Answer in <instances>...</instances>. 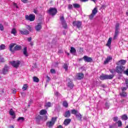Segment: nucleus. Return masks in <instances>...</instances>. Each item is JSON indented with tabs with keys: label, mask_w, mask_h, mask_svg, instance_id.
<instances>
[{
	"label": "nucleus",
	"mask_w": 128,
	"mask_h": 128,
	"mask_svg": "<svg viewBox=\"0 0 128 128\" xmlns=\"http://www.w3.org/2000/svg\"><path fill=\"white\" fill-rule=\"evenodd\" d=\"M10 116H12L13 119L16 118V114H14V112L12 109H10Z\"/></svg>",
	"instance_id": "18"
},
{
	"label": "nucleus",
	"mask_w": 128,
	"mask_h": 128,
	"mask_svg": "<svg viewBox=\"0 0 128 128\" xmlns=\"http://www.w3.org/2000/svg\"><path fill=\"white\" fill-rule=\"evenodd\" d=\"M50 72L51 74H56V70L54 69H51Z\"/></svg>",
	"instance_id": "48"
},
{
	"label": "nucleus",
	"mask_w": 128,
	"mask_h": 128,
	"mask_svg": "<svg viewBox=\"0 0 128 128\" xmlns=\"http://www.w3.org/2000/svg\"><path fill=\"white\" fill-rule=\"evenodd\" d=\"M70 52H71V54H76V48H74L71 47L70 50Z\"/></svg>",
	"instance_id": "28"
},
{
	"label": "nucleus",
	"mask_w": 128,
	"mask_h": 128,
	"mask_svg": "<svg viewBox=\"0 0 128 128\" xmlns=\"http://www.w3.org/2000/svg\"><path fill=\"white\" fill-rule=\"evenodd\" d=\"M84 76L82 73H78L76 76L77 80H82V78H84Z\"/></svg>",
	"instance_id": "16"
},
{
	"label": "nucleus",
	"mask_w": 128,
	"mask_h": 128,
	"mask_svg": "<svg viewBox=\"0 0 128 128\" xmlns=\"http://www.w3.org/2000/svg\"><path fill=\"white\" fill-rule=\"evenodd\" d=\"M4 30V25H2V24H0V30H1V32H3Z\"/></svg>",
	"instance_id": "43"
},
{
	"label": "nucleus",
	"mask_w": 128,
	"mask_h": 128,
	"mask_svg": "<svg viewBox=\"0 0 128 128\" xmlns=\"http://www.w3.org/2000/svg\"><path fill=\"white\" fill-rule=\"evenodd\" d=\"M81 0V2H88V0Z\"/></svg>",
	"instance_id": "61"
},
{
	"label": "nucleus",
	"mask_w": 128,
	"mask_h": 128,
	"mask_svg": "<svg viewBox=\"0 0 128 128\" xmlns=\"http://www.w3.org/2000/svg\"><path fill=\"white\" fill-rule=\"evenodd\" d=\"M118 34H120V24L117 23L115 26V32L113 40L116 39V38H118Z\"/></svg>",
	"instance_id": "1"
},
{
	"label": "nucleus",
	"mask_w": 128,
	"mask_h": 128,
	"mask_svg": "<svg viewBox=\"0 0 128 128\" xmlns=\"http://www.w3.org/2000/svg\"><path fill=\"white\" fill-rule=\"evenodd\" d=\"M9 68L8 66H6L3 70L1 71V74H8V72Z\"/></svg>",
	"instance_id": "10"
},
{
	"label": "nucleus",
	"mask_w": 128,
	"mask_h": 128,
	"mask_svg": "<svg viewBox=\"0 0 128 128\" xmlns=\"http://www.w3.org/2000/svg\"><path fill=\"white\" fill-rule=\"evenodd\" d=\"M114 74H110V75L106 74V80H112V78H114Z\"/></svg>",
	"instance_id": "25"
},
{
	"label": "nucleus",
	"mask_w": 128,
	"mask_h": 128,
	"mask_svg": "<svg viewBox=\"0 0 128 128\" xmlns=\"http://www.w3.org/2000/svg\"><path fill=\"white\" fill-rule=\"evenodd\" d=\"M121 118L123 120H128V116L126 114L122 115Z\"/></svg>",
	"instance_id": "30"
},
{
	"label": "nucleus",
	"mask_w": 128,
	"mask_h": 128,
	"mask_svg": "<svg viewBox=\"0 0 128 128\" xmlns=\"http://www.w3.org/2000/svg\"><path fill=\"white\" fill-rule=\"evenodd\" d=\"M54 94H56V96H58V92H55Z\"/></svg>",
	"instance_id": "59"
},
{
	"label": "nucleus",
	"mask_w": 128,
	"mask_h": 128,
	"mask_svg": "<svg viewBox=\"0 0 128 128\" xmlns=\"http://www.w3.org/2000/svg\"><path fill=\"white\" fill-rule=\"evenodd\" d=\"M83 58L84 62H90L92 60V59L90 57H88V56H84Z\"/></svg>",
	"instance_id": "14"
},
{
	"label": "nucleus",
	"mask_w": 128,
	"mask_h": 128,
	"mask_svg": "<svg viewBox=\"0 0 128 128\" xmlns=\"http://www.w3.org/2000/svg\"><path fill=\"white\" fill-rule=\"evenodd\" d=\"M14 50H22V46L20 45H16L14 48Z\"/></svg>",
	"instance_id": "26"
},
{
	"label": "nucleus",
	"mask_w": 128,
	"mask_h": 128,
	"mask_svg": "<svg viewBox=\"0 0 128 128\" xmlns=\"http://www.w3.org/2000/svg\"><path fill=\"white\" fill-rule=\"evenodd\" d=\"M19 32L21 34H30V32H28V30L26 29H22V30H20Z\"/></svg>",
	"instance_id": "13"
},
{
	"label": "nucleus",
	"mask_w": 128,
	"mask_h": 128,
	"mask_svg": "<svg viewBox=\"0 0 128 128\" xmlns=\"http://www.w3.org/2000/svg\"><path fill=\"white\" fill-rule=\"evenodd\" d=\"M6 48V46L4 44H2L0 46V50H4Z\"/></svg>",
	"instance_id": "40"
},
{
	"label": "nucleus",
	"mask_w": 128,
	"mask_h": 128,
	"mask_svg": "<svg viewBox=\"0 0 128 128\" xmlns=\"http://www.w3.org/2000/svg\"><path fill=\"white\" fill-rule=\"evenodd\" d=\"M28 30H30V32H32V26H28L27 27Z\"/></svg>",
	"instance_id": "46"
},
{
	"label": "nucleus",
	"mask_w": 128,
	"mask_h": 128,
	"mask_svg": "<svg viewBox=\"0 0 128 128\" xmlns=\"http://www.w3.org/2000/svg\"><path fill=\"white\" fill-rule=\"evenodd\" d=\"M122 92H124V90H126V87H122Z\"/></svg>",
	"instance_id": "55"
},
{
	"label": "nucleus",
	"mask_w": 128,
	"mask_h": 128,
	"mask_svg": "<svg viewBox=\"0 0 128 128\" xmlns=\"http://www.w3.org/2000/svg\"><path fill=\"white\" fill-rule=\"evenodd\" d=\"M42 22L38 23L35 26V30L37 32H40L42 30Z\"/></svg>",
	"instance_id": "11"
},
{
	"label": "nucleus",
	"mask_w": 128,
	"mask_h": 128,
	"mask_svg": "<svg viewBox=\"0 0 128 128\" xmlns=\"http://www.w3.org/2000/svg\"><path fill=\"white\" fill-rule=\"evenodd\" d=\"M73 6L74 8H78L80 6L78 4H73Z\"/></svg>",
	"instance_id": "38"
},
{
	"label": "nucleus",
	"mask_w": 128,
	"mask_h": 128,
	"mask_svg": "<svg viewBox=\"0 0 128 128\" xmlns=\"http://www.w3.org/2000/svg\"><path fill=\"white\" fill-rule=\"evenodd\" d=\"M10 64L14 68H18L20 66V62L17 60V61H12L10 62Z\"/></svg>",
	"instance_id": "5"
},
{
	"label": "nucleus",
	"mask_w": 128,
	"mask_h": 128,
	"mask_svg": "<svg viewBox=\"0 0 128 128\" xmlns=\"http://www.w3.org/2000/svg\"><path fill=\"white\" fill-rule=\"evenodd\" d=\"M64 116L65 118H70V110L66 111Z\"/></svg>",
	"instance_id": "21"
},
{
	"label": "nucleus",
	"mask_w": 128,
	"mask_h": 128,
	"mask_svg": "<svg viewBox=\"0 0 128 128\" xmlns=\"http://www.w3.org/2000/svg\"><path fill=\"white\" fill-rule=\"evenodd\" d=\"M124 70V66H122L116 67V72H118V74H122Z\"/></svg>",
	"instance_id": "7"
},
{
	"label": "nucleus",
	"mask_w": 128,
	"mask_h": 128,
	"mask_svg": "<svg viewBox=\"0 0 128 128\" xmlns=\"http://www.w3.org/2000/svg\"><path fill=\"white\" fill-rule=\"evenodd\" d=\"M68 10H72V5L69 4L68 6Z\"/></svg>",
	"instance_id": "49"
},
{
	"label": "nucleus",
	"mask_w": 128,
	"mask_h": 128,
	"mask_svg": "<svg viewBox=\"0 0 128 128\" xmlns=\"http://www.w3.org/2000/svg\"><path fill=\"white\" fill-rule=\"evenodd\" d=\"M46 114V110H42L40 111V114H41V116H44V114Z\"/></svg>",
	"instance_id": "31"
},
{
	"label": "nucleus",
	"mask_w": 128,
	"mask_h": 128,
	"mask_svg": "<svg viewBox=\"0 0 128 128\" xmlns=\"http://www.w3.org/2000/svg\"><path fill=\"white\" fill-rule=\"evenodd\" d=\"M112 60V58L110 56H108L107 58L104 62V64H108L110 60Z\"/></svg>",
	"instance_id": "15"
},
{
	"label": "nucleus",
	"mask_w": 128,
	"mask_h": 128,
	"mask_svg": "<svg viewBox=\"0 0 128 128\" xmlns=\"http://www.w3.org/2000/svg\"><path fill=\"white\" fill-rule=\"evenodd\" d=\"M23 54L24 56H28V48L26 47H25L23 50Z\"/></svg>",
	"instance_id": "23"
},
{
	"label": "nucleus",
	"mask_w": 128,
	"mask_h": 128,
	"mask_svg": "<svg viewBox=\"0 0 128 128\" xmlns=\"http://www.w3.org/2000/svg\"><path fill=\"white\" fill-rule=\"evenodd\" d=\"M124 74H126V76H128V69H127L126 71H124Z\"/></svg>",
	"instance_id": "51"
},
{
	"label": "nucleus",
	"mask_w": 128,
	"mask_h": 128,
	"mask_svg": "<svg viewBox=\"0 0 128 128\" xmlns=\"http://www.w3.org/2000/svg\"><path fill=\"white\" fill-rule=\"evenodd\" d=\"M45 106L46 108H50V106H52V103L50 102H48L45 104Z\"/></svg>",
	"instance_id": "36"
},
{
	"label": "nucleus",
	"mask_w": 128,
	"mask_h": 128,
	"mask_svg": "<svg viewBox=\"0 0 128 128\" xmlns=\"http://www.w3.org/2000/svg\"><path fill=\"white\" fill-rule=\"evenodd\" d=\"M9 128H14V126H11L9 127Z\"/></svg>",
	"instance_id": "64"
},
{
	"label": "nucleus",
	"mask_w": 128,
	"mask_h": 128,
	"mask_svg": "<svg viewBox=\"0 0 128 128\" xmlns=\"http://www.w3.org/2000/svg\"><path fill=\"white\" fill-rule=\"evenodd\" d=\"M12 92V94H16V90H13Z\"/></svg>",
	"instance_id": "60"
},
{
	"label": "nucleus",
	"mask_w": 128,
	"mask_h": 128,
	"mask_svg": "<svg viewBox=\"0 0 128 128\" xmlns=\"http://www.w3.org/2000/svg\"><path fill=\"white\" fill-rule=\"evenodd\" d=\"M104 108L106 110H108V108H110V103H108V102H106L105 104Z\"/></svg>",
	"instance_id": "35"
},
{
	"label": "nucleus",
	"mask_w": 128,
	"mask_h": 128,
	"mask_svg": "<svg viewBox=\"0 0 128 128\" xmlns=\"http://www.w3.org/2000/svg\"><path fill=\"white\" fill-rule=\"evenodd\" d=\"M98 13V8L96 7L92 10V14L90 16L89 18L90 20H92L94 18V16L95 14H96Z\"/></svg>",
	"instance_id": "6"
},
{
	"label": "nucleus",
	"mask_w": 128,
	"mask_h": 128,
	"mask_svg": "<svg viewBox=\"0 0 128 128\" xmlns=\"http://www.w3.org/2000/svg\"><path fill=\"white\" fill-rule=\"evenodd\" d=\"M100 78L101 80H106V74H102L100 76Z\"/></svg>",
	"instance_id": "22"
},
{
	"label": "nucleus",
	"mask_w": 128,
	"mask_h": 128,
	"mask_svg": "<svg viewBox=\"0 0 128 128\" xmlns=\"http://www.w3.org/2000/svg\"><path fill=\"white\" fill-rule=\"evenodd\" d=\"M56 121V118H52L51 121L48 122L46 124L48 126V128H52V126L54 124V122Z\"/></svg>",
	"instance_id": "3"
},
{
	"label": "nucleus",
	"mask_w": 128,
	"mask_h": 128,
	"mask_svg": "<svg viewBox=\"0 0 128 128\" xmlns=\"http://www.w3.org/2000/svg\"><path fill=\"white\" fill-rule=\"evenodd\" d=\"M24 120V117H19L18 119V121L20 122H22Z\"/></svg>",
	"instance_id": "32"
},
{
	"label": "nucleus",
	"mask_w": 128,
	"mask_h": 128,
	"mask_svg": "<svg viewBox=\"0 0 128 128\" xmlns=\"http://www.w3.org/2000/svg\"><path fill=\"white\" fill-rule=\"evenodd\" d=\"M27 20H30V22H34L36 20V16L34 14H30L28 15H26L25 16Z\"/></svg>",
	"instance_id": "2"
},
{
	"label": "nucleus",
	"mask_w": 128,
	"mask_h": 128,
	"mask_svg": "<svg viewBox=\"0 0 128 128\" xmlns=\"http://www.w3.org/2000/svg\"><path fill=\"white\" fill-rule=\"evenodd\" d=\"M0 62H4V59L2 58H0Z\"/></svg>",
	"instance_id": "53"
},
{
	"label": "nucleus",
	"mask_w": 128,
	"mask_h": 128,
	"mask_svg": "<svg viewBox=\"0 0 128 128\" xmlns=\"http://www.w3.org/2000/svg\"><path fill=\"white\" fill-rule=\"evenodd\" d=\"M82 22L80 21H74L73 22V26H76L78 28H82Z\"/></svg>",
	"instance_id": "8"
},
{
	"label": "nucleus",
	"mask_w": 128,
	"mask_h": 128,
	"mask_svg": "<svg viewBox=\"0 0 128 128\" xmlns=\"http://www.w3.org/2000/svg\"><path fill=\"white\" fill-rule=\"evenodd\" d=\"M33 80L35 82H40V80L36 76H34L33 78Z\"/></svg>",
	"instance_id": "34"
},
{
	"label": "nucleus",
	"mask_w": 128,
	"mask_h": 128,
	"mask_svg": "<svg viewBox=\"0 0 128 128\" xmlns=\"http://www.w3.org/2000/svg\"><path fill=\"white\" fill-rule=\"evenodd\" d=\"M76 117L78 118V120H82V114H80L77 112L76 114Z\"/></svg>",
	"instance_id": "27"
},
{
	"label": "nucleus",
	"mask_w": 128,
	"mask_h": 128,
	"mask_svg": "<svg viewBox=\"0 0 128 128\" xmlns=\"http://www.w3.org/2000/svg\"><path fill=\"white\" fill-rule=\"evenodd\" d=\"M30 46H34V43L32 42H30Z\"/></svg>",
	"instance_id": "63"
},
{
	"label": "nucleus",
	"mask_w": 128,
	"mask_h": 128,
	"mask_svg": "<svg viewBox=\"0 0 128 128\" xmlns=\"http://www.w3.org/2000/svg\"><path fill=\"white\" fill-rule=\"evenodd\" d=\"M34 14H38V8L34 9Z\"/></svg>",
	"instance_id": "47"
},
{
	"label": "nucleus",
	"mask_w": 128,
	"mask_h": 128,
	"mask_svg": "<svg viewBox=\"0 0 128 128\" xmlns=\"http://www.w3.org/2000/svg\"><path fill=\"white\" fill-rule=\"evenodd\" d=\"M22 2H24V4H26L28 2V0H21Z\"/></svg>",
	"instance_id": "54"
},
{
	"label": "nucleus",
	"mask_w": 128,
	"mask_h": 128,
	"mask_svg": "<svg viewBox=\"0 0 128 128\" xmlns=\"http://www.w3.org/2000/svg\"><path fill=\"white\" fill-rule=\"evenodd\" d=\"M67 82H68V86L70 88H74V84H72V81L68 82V80H67Z\"/></svg>",
	"instance_id": "19"
},
{
	"label": "nucleus",
	"mask_w": 128,
	"mask_h": 128,
	"mask_svg": "<svg viewBox=\"0 0 128 128\" xmlns=\"http://www.w3.org/2000/svg\"><path fill=\"white\" fill-rule=\"evenodd\" d=\"M126 60H119L117 63L116 64L118 66H124V64H126Z\"/></svg>",
	"instance_id": "12"
},
{
	"label": "nucleus",
	"mask_w": 128,
	"mask_h": 128,
	"mask_svg": "<svg viewBox=\"0 0 128 128\" xmlns=\"http://www.w3.org/2000/svg\"><path fill=\"white\" fill-rule=\"evenodd\" d=\"M48 120V116L44 117V120H43L45 121V120Z\"/></svg>",
	"instance_id": "62"
},
{
	"label": "nucleus",
	"mask_w": 128,
	"mask_h": 128,
	"mask_svg": "<svg viewBox=\"0 0 128 128\" xmlns=\"http://www.w3.org/2000/svg\"><path fill=\"white\" fill-rule=\"evenodd\" d=\"M16 44H14V43H12L10 46V52H14V50H12V48H14V46H16Z\"/></svg>",
	"instance_id": "24"
},
{
	"label": "nucleus",
	"mask_w": 128,
	"mask_h": 128,
	"mask_svg": "<svg viewBox=\"0 0 128 128\" xmlns=\"http://www.w3.org/2000/svg\"><path fill=\"white\" fill-rule=\"evenodd\" d=\"M125 82L127 88H128V79L125 80Z\"/></svg>",
	"instance_id": "50"
},
{
	"label": "nucleus",
	"mask_w": 128,
	"mask_h": 128,
	"mask_svg": "<svg viewBox=\"0 0 128 128\" xmlns=\"http://www.w3.org/2000/svg\"><path fill=\"white\" fill-rule=\"evenodd\" d=\"M112 38H110L108 40L107 44L106 46L108 48H110V46H112Z\"/></svg>",
	"instance_id": "17"
},
{
	"label": "nucleus",
	"mask_w": 128,
	"mask_h": 128,
	"mask_svg": "<svg viewBox=\"0 0 128 128\" xmlns=\"http://www.w3.org/2000/svg\"><path fill=\"white\" fill-rule=\"evenodd\" d=\"M60 20L62 22L63 28H68V26L66 25V22L64 21V16H62L60 18Z\"/></svg>",
	"instance_id": "9"
},
{
	"label": "nucleus",
	"mask_w": 128,
	"mask_h": 128,
	"mask_svg": "<svg viewBox=\"0 0 128 128\" xmlns=\"http://www.w3.org/2000/svg\"><path fill=\"white\" fill-rule=\"evenodd\" d=\"M72 120L70 119H66L64 120V126H68V124H70V122Z\"/></svg>",
	"instance_id": "20"
},
{
	"label": "nucleus",
	"mask_w": 128,
	"mask_h": 128,
	"mask_svg": "<svg viewBox=\"0 0 128 128\" xmlns=\"http://www.w3.org/2000/svg\"><path fill=\"white\" fill-rule=\"evenodd\" d=\"M63 106H64V108H68V104L66 101H64L63 102Z\"/></svg>",
	"instance_id": "37"
},
{
	"label": "nucleus",
	"mask_w": 128,
	"mask_h": 128,
	"mask_svg": "<svg viewBox=\"0 0 128 128\" xmlns=\"http://www.w3.org/2000/svg\"><path fill=\"white\" fill-rule=\"evenodd\" d=\"M27 88H28V84H24L22 87L23 90H26Z\"/></svg>",
	"instance_id": "41"
},
{
	"label": "nucleus",
	"mask_w": 128,
	"mask_h": 128,
	"mask_svg": "<svg viewBox=\"0 0 128 128\" xmlns=\"http://www.w3.org/2000/svg\"><path fill=\"white\" fill-rule=\"evenodd\" d=\"M71 112L72 114H78V111L76 110H72Z\"/></svg>",
	"instance_id": "42"
},
{
	"label": "nucleus",
	"mask_w": 128,
	"mask_h": 128,
	"mask_svg": "<svg viewBox=\"0 0 128 128\" xmlns=\"http://www.w3.org/2000/svg\"><path fill=\"white\" fill-rule=\"evenodd\" d=\"M120 95L122 96H123L124 98H126V96H127L126 93V92H122V93H120Z\"/></svg>",
	"instance_id": "39"
},
{
	"label": "nucleus",
	"mask_w": 128,
	"mask_h": 128,
	"mask_svg": "<svg viewBox=\"0 0 128 128\" xmlns=\"http://www.w3.org/2000/svg\"><path fill=\"white\" fill-rule=\"evenodd\" d=\"M43 120L44 119H42V116L38 115L36 117V120L37 122H40V120Z\"/></svg>",
	"instance_id": "29"
},
{
	"label": "nucleus",
	"mask_w": 128,
	"mask_h": 128,
	"mask_svg": "<svg viewBox=\"0 0 128 128\" xmlns=\"http://www.w3.org/2000/svg\"><path fill=\"white\" fill-rule=\"evenodd\" d=\"M11 34H14V36H16V28L12 29L11 31Z\"/></svg>",
	"instance_id": "33"
},
{
	"label": "nucleus",
	"mask_w": 128,
	"mask_h": 128,
	"mask_svg": "<svg viewBox=\"0 0 128 128\" xmlns=\"http://www.w3.org/2000/svg\"><path fill=\"white\" fill-rule=\"evenodd\" d=\"M118 126H122V121L120 120L118 122Z\"/></svg>",
	"instance_id": "44"
},
{
	"label": "nucleus",
	"mask_w": 128,
	"mask_h": 128,
	"mask_svg": "<svg viewBox=\"0 0 128 128\" xmlns=\"http://www.w3.org/2000/svg\"><path fill=\"white\" fill-rule=\"evenodd\" d=\"M106 8V5H102V8Z\"/></svg>",
	"instance_id": "56"
},
{
	"label": "nucleus",
	"mask_w": 128,
	"mask_h": 128,
	"mask_svg": "<svg viewBox=\"0 0 128 128\" xmlns=\"http://www.w3.org/2000/svg\"><path fill=\"white\" fill-rule=\"evenodd\" d=\"M28 42H30V40H32V38H28Z\"/></svg>",
	"instance_id": "58"
},
{
	"label": "nucleus",
	"mask_w": 128,
	"mask_h": 128,
	"mask_svg": "<svg viewBox=\"0 0 128 128\" xmlns=\"http://www.w3.org/2000/svg\"><path fill=\"white\" fill-rule=\"evenodd\" d=\"M58 12V10L55 8H50L48 10V14H50V16H56Z\"/></svg>",
	"instance_id": "4"
},
{
	"label": "nucleus",
	"mask_w": 128,
	"mask_h": 128,
	"mask_svg": "<svg viewBox=\"0 0 128 128\" xmlns=\"http://www.w3.org/2000/svg\"><path fill=\"white\" fill-rule=\"evenodd\" d=\"M14 6H15L16 8H18V5H17L16 4V3H14Z\"/></svg>",
	"instance_id": "57"
},
{
	"label": "nucleus",
	"mask_w": 128,
	"mask_h": 128,
	"mask_svg": "<svg viewBox=\"0 0 128 128\" xmlns=\"http://www.w3.org/2000/svg\"><path fill=\"white\" fill-rule=\"evenodd\" d=\"M113 120L114 122H116V120H118V117H114Z\"/></svg>",
	"instance_id": "52"
},
{
	"label": "nucleus",
	"mask_w": 128,
	"mask_h": 128,
	"mask_svg": "<svg viewBox=\"0 0 128 128\" xmlns=\"http://www.w3.org/2000/svg\"><path fill=\"white\" fill-rule=\"evenodd\" d=\"M68 64H64V68L66 70H68Z\"/></svg>",
	"instance_id": "45"
}]
</instances>
